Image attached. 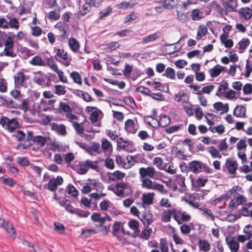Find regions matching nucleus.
<instances>
[{
  "label": "nucleus",
  "mask_w": 252,
  "mask_h": 252,
  "mask_svg": "<svg viewBox=\"0 0 252 252\" xmlns=\"http://www.w3.org/2000/svg\"><path fill=\"white\" fill-rule=\"evenodd\" d=\"M246 108L242 106H237L233 111V115L237 117H243L246 114Z\"/></svg>",
  "instance_id": "nucleus-26"
},
{
  "label": "nucleus",
  "mask_w": 252,
  "mask_h": 252,
  "mask_svg": "<svg viewBox=\"0 0 252 252\" xmlns=\"http://www.w3.org/2000/svg\"><path fill=\"white\" fill-rule=\"evenodd\" d=\"M83 124V123L79 124L77 122L73 123V125L77 133L81 134L84 132V127L82 126Z\"/></svg>",
  "instance_id": "nucleus-63"
},
{
  "label": "nucleus",
  "mask_w": 252,
  "mask_h": 252,
  "mask_svg": "<svg viewBox=\"0 0 252 252\" xmlns=\"http://www.w3.org/2000/svg\"><path fill=\"white\" fill-rule=\"evenodd\" d=\"M154 192H148L142 194V207L145 208V205H149L153 203Z\"/></svg>",
  "instance_id": "nucleus-11"
},
{
  "label": "nucleus",
  "mask_w": 252,
  "mask_h": 252,
  "mask_svg": "<svg viewBox=\"0 0 252 252\" xmlns=\"http://www.w3.org/2000/svg\"><path fill=\"white\" fill-rule=\"evenodd\" d=\"M58 57L59 58L63 60H66L68 58L67 53L65 52L63 49H58L56 51V54L55 57L56 58Z\"/></svg>",
  "instance_id": "nucleus-44"
},
{
  "label": "nucleus",
  "mask_w": 252,
  "mask_h": 252,
  "mask_svg": "<svg viewBox=\"0 0 252 252\" xmlns=\"http://www.w3.org/2000/svg\"><path fill=\"white\" fill-rule=\"evenodd\" d=\"M222 5L225 9L221 8V15H226L228 12L236 11L237 6V0H223Z\"/></svg>",
  "instance_id": "nucleus-2"
},
{
  "label": "nucleus",
  "mask_w": 252,
  "mask_h": 252,
  "mask_svg": "<svg viewBox=\"0 0 252 252\" xmlns=\"http://www.w3.org/2000/svg\"><path fill=\"white\" fill-rule=\"evenodd\" d=\"M185 178L180 174L176 175L174 183L180 186L178 190L180 192L182 193L186 190L187 188L185 185Z\"/></svg>",
  "instance_id": "nucleus-6"
},
{
  "label": "nucleus",
  "mask_w": 252,
  "mask_h": 252,
  "mask_svg": "<svg viewBox=\"0 0 252 252\" xmlns=\"http://www.w3.org/2000/svg\"><path fill=\"white\" fill-rule=\"evenodd\" d=\"M159 248L161 252H168V248L167 246V242L165 238L160 239Z\"/></svg>",
  "instance_id": "nucleus-62"
},
{
  "label": "nucleus",
  "mask_w": 252,
  "mask_h": 252,
  "mask_svg": "<svg viewBox=\"0 0 252 252\" xmlns=\"http://www.w3.org/2000/svg\"><path fill=\"white\" fill-rule=\"evenodd\" d=\"M82 9L79 11V14L81 16H84L89 12H90L92 8V6L88 0H86V3L82 6Z\"/></svg>",
  "instance_id": "nucleus-29"
},
{
  "label": "nucleus",
  "mask_w": 252,
  "mask_h": 252,
  "mask_svg": "<svg viewBox=\"0 0 252 252\" xmlns=\"http://www.w3.org/2000/svg\"><path fill=\"white\" fill-rule=\"evenodd\" d=\"M226 242L232 252H237L239 248L238 242L234 240L232 237H226Z\"/></svg>",
  "instance_id": "nucleus-10"
},
{
  "label": "nucleus",
  "mask_w": 252,
  "mask_h": 252,
  "mask_svg": "<svg viewBox=\"0 0 252 252\" xmlns=\"http://www.w3.org/2000/svg\"><path fill=\"white\" fill-rule=\"evenodd\" d=\"M199 248L200 250L207 252L210 250V247L209 243L206 240H200L198 243Z\"/></svg>",
  "instance_id": "nucleus-35"
},
{
  "label": "nucleus",
  "mask_w": 252,
  "mask_h": 252,
  "mask_svg": "<svg viewBox=\"0 0 252 252\" xmlns=\"http://www.w3.org/2000/svg\"><path fill=\"white\" fill-rule=\"evenodd\" d=\"M124 101L125 104L128 105L132 109H134L136 107V104L133 97L131 96H126L124 98Z\"/></svg>",
  "instance_id": "nucleus-32"
},
{
  "label": "nucleus",
  "mask_w": 252,
  "mask_h": 252,
  "mask_svg": "<svg viewBox=\"0 0 252 252\" xmlns=\"http://www.w3.org/2000/svg\"><path fill=\"white\" fill-rule=\"evenodd\" d=\"M125 129L128 133H135L137 130V128L135 126L134 121L132 119L126 120L125 122Z\"/></svg>",
  "instance_id": "nucleus-13"
},
{
  "label": "nucleus",
  "mask_w": 252,
  "mask_h": 252,
  "mask_svg": "<svg viewBox=\"0 0 252 252\" xmlns=\"http://www.w3.org/2000/svg\"><path fill=\"white\" fill-rule=\"evenodd\" d=\"M126 188L127 187L125 183H118L116 185V192H114V193L119 196H122Z\"/></svg>",
  "instance_id": "nucleus-19"
},
{
  "label": "nucleus",
  "mask_w": 252,
  "mask_h": 252,
  "mask_svg": "<svg viewBox=\"0 0 252 252\" xmlns=\"http://www.w3.org/2000/svg\"><path fill=\"white\" fill-rule=\"evenodd\" d=\"M128 224L130 228L133 230L134 231H140L139 229V223L137 220H129Z\"/></svg>",
  "instance_id": "nucleus-53"
},
{
  "label": "nucleus",
  "mask_w": 252,
  "mask_h": 252,
  "mask_svg": "<svg viewBox=\"0 0 252 252\" xmlns=\"http://www.w3.org/2000/svg\"><path fill=\"white\" fill-rule=\"evenodd\" d=\"M86 165L88 170L89 168L93 170H97L98 168L97 162L96 161H94L89 159L86 160Z\"/></svg>",
  "instance_id": "nucleus-57"
},
{
  "label": "nucleus",
  "mask_w": 252,
  "mask_h": 252,
  "mask_svg": "<svg viewBox=\"0 0 252 252\" xmlns=\"http://www.w3.org/2000/svg\"><path fill=\"white\" fill-rule=\"evenodd\" d=\"M1 227H3L5 229L9 236L11 238H15L16 237V230L13 225L11 223H10L8 220H5L3 225H1Z\"/></svg>",
  "instance_id": "nucleus-9"
},
{
  "label": "nucleus",
  "mask_w": 252,
  "mask_h": 252,
  "mask_svg": "<svg viewBox=\"0 0 252 252\" xmlns=\"http://www.w3.org/2000/svg\"><path fill=\"white\" fill-rule=\"evenodd\" d=\"M175 214V209L168 210V212L164 211L162 215L161 220L163 222H168L170 221L171 217Z\"/></svg>",
  "instance_id": "nucleus-24"
},
{
  "label": "nucleus",
  "mask_w": 252,
  "mask_h": 252,
  "mask_svg": "<svg viewBox=\"0 0 252 252\" xmlns=\"http://www.w3.org/2000/svg\"><path fill=\"white\" fill-rule=\"evenodd\" d=\"M97 233V231L94 229H82L81 231V235L83 236V237L87 238L89 237L93 234H95Z\"/></svg>",
  "instance_id": "nucleus-47"
},
{
  "label": "nucleus",
  "mask_w": 252,
  "mask_h": 252,
  "mask_svg": "<svg viewBox=\"0 0 252 252\" xmlns=\"http://www.w3.org/2000/svg\"><path fill=\"white\" fill-rule=\"evenodd\" d=\"M31 64L36 66H45V62L43 61L40 56L34 57L30 61Z\"/></svg>",
  "instance_id": "nucleus-25"
},
{
  "label": "nucleus",
  "mask_w": 252,
  "mask_h": 252,
  "mask_svg": "<svg viewBox=\"0 0 252 252\" xmlns=\"http://www.w3.org/2000/svg\"><path fill=\"white\" fill-rule=\"evenodd\" d=\"M137 2H134L132 0L129 1H123L117 5V7L119 9H126L127 8H132L136 4Z\"/></svg>",
  "instance_id": "nucleus-21"
},
{
  "label": "nucleus",
  "mask_w": 252,
  "mask_h": 252,
  "mask_svg": "<svg viewBox=\"0 0 252 252\" xmlns=\"http://www.w3.org/2000/svg\"><path fill=\"white\" fill-rule=\"evenodd\" d=\"M250 40L248 38H243L239 42V49L241 50L239 53H242L250 44Z\"/></svg>",
  "instance_id": "nucleus-38"
},
{
  "label": "nucleus",
  "mask_w": 252,
  "mask_h": 252,
  "mask_svg": "<svg viewBox=\"0 0 252 252\" xmlns=\"http://www.w3.org/2000/svg\"><path fill=\"white\" fill-rule=\"evenodd\" d=\"M70 77L72 79L74 82L81 85L82 83V78L80 74L77 71H73L70 74Z\"/></svg>",
  "instance_id": "nucleus-42"
},
{
  "label": "nucleus",
  "mask_w": 252,
  "mask_h": 252,
  "mask_svg": "<svg viewBox=\"0 0 252 252\" xmlns=\"http://www.w3.org/2000/svg\"><path fill=\"white\" fill-rule=\"evenodd\" d=\"M6 164L9 171L12 173L15 177H16L19 173V170L18 168L15 166L14 163L11 164L10 163H7Z\"/></svg>",
  "instance_id": "nucleus-60"
},
{
  "label": "nucleus",
  "mask_w": 252,
  "mask_h": 252,
  "mask_svg": "<svg viewBox=\"0 0 252 252\" xmlns=\"http://www.w3.org/2000/svg\"><path fill=\"white\" fill-rule=\"evenodd\" d=\"M158 37V35L157 33L149 34L143 38L142 43L146 44L151 41H154L156 40Z\"/></svg>",
  "instance_id": "nucleus-40"
},
{
  "label": "nucleus",
  "mask_w": 252,
  "mask_h": 252,
  "mask_svg": "<svg viewBox=\"0 0 252 252\" xmlns=\"http://www.w3.org/2000/svg\"><path fill=\"white\" fill-rule=\"evenodd\" d=\"M241 17L246 20H249L252 17V10L249 7L241 8L239 11Z\"/></svg>",
  "instance_id": "nucleus-18"
},
{
  "label": "nucleus",
  "mask_w": 252,
  "mask_h": 252,
  "mask_svg": "<svg viewBox=\"0 0 252 252\" xmlns=\"http://www.w3.org/2000/svg\"><path fill=\"white\" fill-rule=\"evenodd\" d=\"M52 130L55 131L58 134L64 136L66 134V127L63 124L58 125L57 123H52L50 124Z\"/></svg>",
  "instance_id": "nucleus-8"
},
{
  "label": "nucleus",
  "mask_w": 252,
  "mask_h": 252,
  "mask_svg": "<svg viewBox=\"0 0 252 252\" xmlns=\"http://www.w3.org/2000/svg\"><path fill=\"white\" fill-rule=\"evenodd\" d=\"M55 93L59 95H62L65 94L66 91L64 86L60 85H57L55 86Z\"/></svg>",
  "instance_id": "nucleus-61"
},
{
  "label": "nucleus",
  "mask_w": 252,
  "mask_h": 252,
  "mask_svg": "<svg viewBox=\"0 0 252 252\" xmlns=\"http://www.w3.org/2000/svg\"><path fill=\"white\" fill-rule=\"evenodd\" d=\"M12 137H14L19 142L23 141L26 138V134L21 130H17L16 133L12 135Z\"/></svg>",
  "instance_id": "nucleus-41"
},
{
  "label": "nucleus",
  "mask_w": 252,
  "mask_h": 252,
  "mask_svg": "<svg viewBox=\"0 0 252 252\" xmlns=\"http://www.w3.org/2000/svg\"><path fill=\"white\" fill-rule=\"evenodd\" d=\"M5 105L9 108H19L20 105L14 102L13 100L10 99L7 97Z\"/></svg>",
  "instance_id": "nucleus-59"
},
{
  "label": "nucleus",
  "mask_w": 252,
  "mask_h": 252,
  "mask_svg": "<svg viewBox=\"0 0 252 252\" xmlns=\"http://www.w3.org/2000/svg\"><path fill=\"white\" fill-rule=\"evenodd\" d=\"M68 44L70 49L74 52H77L79 48V43L75 38H70L68 40Z\"/></svg>",
  "instance_id": "nucleus-23"
},
{
  "label": "nucleus",
  "mask_w": 252,
  "mask_h": 252,
  "mask_svg": "<svg viewBox=\"0 0 252 252\" xmlns=\"http://www.w3.org/2000/svg\"><path fill=\"white\" fill-rule=\"evenodd\" d=\"M153 182L149 178H146L142 180V187L147 189H152Z\"/></svg>",
  "instance_id": "nucleus-56"
},
{
  "label": "nucleus",
  "mask_w": 252,
  "mask_h": 252,
  "mask_svg": "<svg viewBox=\"0 0 252 252\" xmlns=\"http://www.w3.org/2000/svg\"><path fill=\"white\" fill-rule=\"evenodd\" d=\"M207 33V28L204 25H200L198 29L196 38L197 40H200L202 38V37L206 35Z\"/></svg>",
  "instance_id": "nucleus-28"
},
{
  "label": "nucleus",
  "mask_w": 252,
  "mask_h": 252,
  "mask_svg": "<svg viewBox=\"0 0 252 252\" xmlns=\"http://www.w3.org/2000/svg\"><path fill=\"white\" fill-rule=\"evenodd\" d=\"M60 9V7H58ZM60 9L57 11H51L49 12L48 18L50 20H58L60 19Z\"/></svg>",
  "instance_id": "nucleus-48"
},
{
  "label": "nucleus",
  "mask_w": 252,
  "mask_h": 252,
  "mask_svg": "<svg viewBox=\"0 0 252 252\" xmlns=\"http://www.w3.org/2000/svg\"><path fill=\"white\" fill-rule=\"evenodd\" d=\"M66 189L67 190V192L69 194L71 195L72 197H77L79 192L74 186L71 184H69L67 186Z\"/></svg>",
  "instance_id": "nucleus-39"
},
{
  "label": "nucleus",
  "mask_w": 252,
  "mask_h": 252,
  "mask_svg": "<svg viewBox=\"0 0 252 252\" xmlns=\"http://www.w3.org/2000/svg\"><path fill=\"white\" fill-rule=\"evenodd\" d=\"M71 214H76L81 218H87L90 213L88 211H84L80 209L76 208L74 212L71 211Z\"/></svg>",
  "instance_id": "nucleus-33"
},
{
  "label": "nucleus",
  "mask_w": 252,
  "mask_h": 252,
  "mask_svg": "<svg viewBox=\"0 0 252 252\" xmlns=\"http://www.w3.org/2000/svg\"><path fill=\"white\" fill-rule=\"evenodd\" d=\"M63 178L61 176H58L56 179H51L47 184L44 186L45 188L48 190L55 192L58 186L61 185L63 183Z\"/></svg>",
  "instance_id": "nucleus-3"
},
{
  "label": "nucleus",
  "mask_w": 252,
  "mask_h": 252,
  "mask_svg": "<svg viewBox=\"0 0 252 252\" xmlns=\"http://www.w3.org/2000/svg\"><path fill=\"white\" fill-rule=\"evenodd\" d=\"M226 164L228 171L231 173H234L237 168V163L234 161H227Z\"/></svg>",
  "instance_id": "nucleus-52"
},
{
  "label": "nucleus",
  "mask_w": 252,
  "mask_h": 252,
  "mask_svg": "<svg viewBox=\"0 0 252 252\" xmlns=\"http://www.w3.org/2000/svg\"><path fill=\"white\" fill-rule=\"evenodd\" d=\"M88 171L86 161L84 162H80L77 167V172L80 175H84Z\"/></svg>",
  "instance_id": "nucleus-31"
},
{
  "label": "nucleus",
  "mask_w": 252,
  "mask_h": 252,
  "mask_svg": "<svg viewBox=\"0 0 252 252\" xmlns=\"http://www.w3.org/2000/svg\"><path fill=\"white\" fill-rule=\"evenodd\" d=\"M107 175L108 176V178L109 180L112 181H117L122 180L125 177V173L116 170L114 171L113 173L108 172L107 173Z\"/></svg>",
  "instance_id": "nucleus-17"
},
{
  "label": "nucleus",
  "mask_w": 252,
  "mask_h": 252,
  "mask_svg": "<svg viewBox=\"0 0 252 252\" xmlns=\"http://www.w3.org/2000/svg\"><path fill=\"white\" fill-rule=\"evenodd\" d=\"M156 120L158 122V127H165L171 122L170 117L165 114L160 115L159 120L156 119Z\"/></svg>",
  "instance_id": "nucleus-15"
},
{
  "label": "nucleus",
  "mask_w": 252,
  "mask_h": 252,
  "mask_svg": "<svg viewBox=\"0 0 252 252\" xmlns=\"http://www.w3.org/2000/svg\"><path fill=\"white\" fill-rule=\"evenodd\" d=\"M66 27L64 23L61 22L57 23L55 28L59 29L61 34L59 35V37L60 39H65L66 38Z\"/></svg>",
  "instance_id": "nucleus-14"
},
{
  "label": "nucleus",
  "mask_w": 252,
  "mask_h": 252,
  "mask_svg": "<svg viewBox=\"0 0 252 252\" xmlns=\"http://www.w3.org/2000/svg\"><path fill=\"white\" fill-rule=\"evenodd\" d=\"M19 127V123L16 118L10 119L6 129L9 132H13Z\"/></svg>",
  "instance_id": "nucleus-20"
},
{
  "label": "nucleus",
  "mask_w": 252,
  "mask_h": 252,
  "mask_svg": "<svg viewBox=\"0 0 252 252\" xmlns=\"http://www.w3.org/2000/svg\"><path fill=\"white\" fill-rule=\"evenodd\" d=\"M162 76H165L166 77L171 79H175V71L174 69L171 67H168L165 71V72L162 74Z\"/></svg>",
  "instance_id": "nucleus-37"
},
{
  "label": "nucleus",
  "mask_w": 252,
  "mask_h": 252,
  "mask_svg": "<svg viewBox=\"0 0 252 252\" xmlns=\"http://www.w3.org/2000/svg\"><path fill=\"white\" fill-rule=\"evenodd\" d=\"M14 84L16 88L18 86H22L23 83L26 80V75L22 72H18L14 76Z\"/></svg>",
  "instance_id": "nucleus-16"
},
{
  "label": "nucleus",
  "mask_w": 252,
  "mask_h": 252,
  "mask_svg": "<svg viewBox=\"0 0 252 252\" xmlns=\"http://www.w3.org/2000/svg\"><path fill=\"white\" fill-rule=\"evenodd\" d=\"M246 202V199L245 197L243 196L242 195H239V196H237L235 199L231 200L229 204L228 208L231 210H232L237 208L238 206Z\"/></svg>",
  "instance_id": "nucleus-4"
},
{
  "label": "nucleus",
  "mask_w": 252,
  "mask_h": 252,
  "mask_svg": "<svg viewBox=\"0 0 252 252\" xmlns=\"http://www.w3.org/2000/svg\"><path fill=\"white\" fill-rule=\"evenodd\" d=\"M88 181L91 182V184H92V186H94V188L97 191L102 190L104 189V186L102 184L98 182L97 180L89 179Z\"/></svg>",
  "instance_id": "nucleus-45"
},
{
  "label": "nucleus",
  "mask_w": 252,
  "mask_h": 252,
  "mask_svg": "<svg viewBox=\"0 0 252 252\" xmlns=\"http://www.w3.org/2000/svg\"><path fill=\"white\" fill-rule=\"evenodd\" d=\"M9 27L11 28H14L16 30L19 28V23L17 19L13 18L10 19L8 22Z\"/></svg>",
  "instance_id": "nucleus-64"
},
{
  "label": "nucleus",
  "mask_w": 252,
  "mask_h": 252,
  "mask_svg": "<svg viewBox=\"0 0 252 252\" xmlns=\"http://www.w3.org/2000/svg\"><path fill=\"white\" fill-rule=\"evenodd\" d=\"M228 36L221 34V44H224L226 48H231L233 45V42L231 39H227Z\"/></svg>",
  "instance_id": "nucleus-36"
},
{
  "label": "nucleus",
  "mask_w": 252,
  "mask_h": 252,
  "mask_svg": "<svg viewBox=\"0 0 252 252\" xmlns=\"http://www.w3.org/2000/svg\"><path fill=\"white\" fill-rule=\"evenodd\" d=\"M0 180L2 181V183L10 187H13L16 184L15 181L11 178H5L3 176L0 178Z\"/></svg>",
  "instance_id": "nucleus-43"
},
{
  "label": "nucleus",
  "mask_w": 252,
  "mask_h": 252,
  "mask_svg": "<svg viewBox=\"0 0 252 252\" xmlns=\"http://www.w3.org/2000/svg\"><path fill=\"white\" fill-rule=\"evenodd\" d=\"M207 151L211 155L213 158H220L219 150L214 146L208 148Z\"/></svg>",
  "instance_id": "nucleus-54"
},
{
  "label": "nucleus",
  "mask_w": 252,
  "mask_h": 252,
  "mask_svg": "<svg viewBox=\"0 0 252 252\" xmlns=\"http://www.w3.org/2000/svg\"><path fill=\"white\" fill-rule=\"evenodd\" d=\"M47 138L41 135L35 136L33 143L37 144L41 147H43L47 142Z\"/></svg>",
  "instance_id": "nucleus-30"
},
{
  "label": "nucleus",
  "mask_w": 252,
  "mask_h": 252,
  "mask_svg": "<svg viewBox=\"0 0 252 252\" xmlns=\"http://www.w3.org/2000/svg\"><path fill=\"white\" fill-rule=\"evenodd\" d=\"M10 95L15 99L18 100L19 101H22V95L20 91L17 90H13L10 92Z\"/></svg>",
  "instance_id": "nucleus-58"
},
{
  "label": "nucleus",
  "mask_w": 252,
  "mask_h": 252,
  "mask_svg": "<svg viewBox=\"0 0 252 252\" xmlns=\"http://www.w3.org/2000/svg\"><path fill=\"white\" fill-rule=\"evenodd\" d=\"M72 90V93L82 98V99L86 102H89L92 100L91 96L87 92H84L79 89Z\"/></svg>",
  "instance_id": "nucleus-12"
},
{
  "label": "nucleus",
  "mask_w": 252,
  "mask_h": 252,
  "mask_svg": "<svg viewBox=\"0 0 252 252\" xmlns=\"http://www.w3.org/2000/svg\"><path fill=\"white\" fill-rule=\"evenodd\" d=\"M121 227V222L118 221H115L113 225L112 234L114 236L117 237L119 240H121V239L117 233L120 230Z\"/></svg>",
  "instance_id": "nucleus-46"
},
{
  "label": "nucleus",
  "mask_w": 252,
  "mask_h": 252,
  "mask_svg": "<svg viewBox=\"0 0 252 252\" xmlns=\"http://www.w3.org/2000/svg\"><path fill=\"white\" fill-rule=\"evenodd\" d=\"M112 11V8L110 6H107L106 8L101 10L99 13L98 19L103 20L107 17Z\"/></svg>",
  "instance_id": "nucleus-27"
},
{
  "label": "nucleus",
  "mask_w": 252,
  "mask_h": 252,
  "mask_svg": "<svg viewBox=\"0 0 252 252\" xmlns=\"http://www.w3.org/2000/svg\"><path fill=\"white\" fill-rule=\"evenodd\" d=\"M200 210L202 211V215L206 217L208 219L212 220H214L215 217L210 210L207 208L200 209Z\"/></svg>",
  "instance_id": "nucleus-50"
},
{
  "label": "nucleus",
  "mask_w": 252,
  "mask_h": 252,
  "mask_svg": "<svg viewBox=\"0 0 252 252\" xmlns=\"http://www.w3.org/2000/svg\"><path fill=\"white\" fill-rule=\"evenodd\" d=\"M17 163L22 166H30L32 164L30 161L26 157H18L17 158Z\"/></svg>",
  "instance_id": "nucleus-34"
},
{
  "label": "nucleus",
  "mask_w": 252,
  "mask_h": 252,
  "mask_svg": "<svg viewBox=\"0 0 252 252\" xmlns=\"http://www.w3.org/2000/svg\"><path fill=\"white\" fill-rule=\"evenodd\" d=\"M189 171L194 174H198L201 172L211 173L213 169H211L206 163H203L199 160H192L189 163Z\"/></svg>",
  "instance_id": "nucleus-1"
},
{
  "label": "nucleus",
  "mask_w": 252,
  "mask_h": 252,
  "mask_svg": "<svg viewBox=\"0 0 252 252\" xmlns=\"http://www.w3.org/2000/svg\"><path fill=\"white\" fill-rule=\"evenodd\" d=\"M210 73L212 77H217L220 73V65L217 64L210 70Z\"/></svg>",
  "instance_id": "nucleus-55"
},
{
  "label": "nucleus",
  "mask_w": 252,
  "mask_h": 252,
  "mask_svg": "<svg viewBox=\"0 0 252 252\" xmlns=\"http://www.w3.org/2000/svg\"><path fill=\"white\" fill-rule=\"evenodd\" d=\"M214 86L212 85H210L204 87L201 91L198 92H195L197 94H209L214 89Z\"/></svg>",
  "instance_id": "nucleus-51"
},
{
  "label": "nucleus",
  "mask_w": 252,
  "mask_h": 252,
  "mask_svg": "<svg viewBox=\"0 0 252 252\" xmlns=\"http://www.w3.org/2000/svg\"><path fill=\"white\" fill-rule=\"evenodd\" d=\"M132 141L125 140L122 137L119 138L117 140V149L124 150L126 149V146H128L127 144L132 143Z\"/></svg>",
  "instance_id": "nucleus-22"
},
{
  "label": "nucleus",
  "mask_w": 252,
  "mask_h": 252,
  "mask_svg": "<svg viewBox=\"0 0 252 252\" xmlns=\"http://www.w3.org/2000/svg\"><path fill=\"white\" fill-rule=\"evenodd\" d=\"M137 13L132 12L125 17L124 23H127L133 21L137 18Z\"/></svg>",
  "instance_id": "nucleus-49"
},
{
  "label": "nucleus",
  "mask_w": 252,
  "mask_h": 252,
  "mask_svg": "<svg viewBox=\"0 0 252 252\" xmlns=\"http://www.w3.org/2000/svg\"><path fill=\"white\" fill-rule=\"evenodd\" d=\"M139 219L144 226L147 227L150 225L154 221L153 216L150 211H149L148 212H144L141 218H139Z\"/></svg>",
  "instance_id": "nucleus-5"
},
{
  "label": "nucleus",
  "mask_w": 252,
  "mask_h": 252,
  "mask_svg": "<svg viewBox=\"0 0 252 252\" xmlns=\"http://www.w3.org/2000/svg\"><path fill=\"white\" fill-rule=\"evenodd\" d=\"M155 169L153 167H148L147 168L142 167L139 169V174L142 178L146 176L153 178L155 175Z\"/></svg>",
  "instance_id": "nucleus-7"
}]
</instances>
